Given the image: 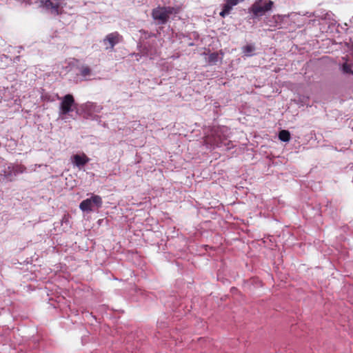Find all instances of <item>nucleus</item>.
Segmentation results:
<instances>
[{"mask_svg": "<svg viewBox=\"0 0 353 353\" xmlns=\"http://www.w3.org/2000/svg\"><path fill=\"white\" fill-rule=\"evenodd\" d=\"M244 0H224L225 2H228L229 4H231L234 6L239 4L240 2H243Z\"/></svg>", "mask_w": 353, "mask_h": 353, "instance_id": "obj_18", "label": "nucleus"}, {"mask_svg": "<svg viewBox=\"0 0 353 353\" xmlns=\"http://www.w3.org/2000/svg\"><path fill=\"white\" fill-rule=\"evenodd\" d=\"M219 54L217 52H212L209 54L208 62L210 65H214L219 61Z\"/></svg>", "mask_w": 353, "mask_h": 353, "instance_id": "obj_15", "label": "nucleus"}, {"mask_svg": "<svg viewBox=\"0 0 353 353\" xmlns=\"http://www.w3.org/2000/svg\"><path fill=\"white\" fill-rule=\"evenodd\" d=\"M123 40V36L118 32H113L108 34L101 41L105 50L108 52H113L114 46Z\"/></svg>", "mask_w": 353, "mask_h": 353, "instance_id": "obj_7", "label": "nucleus"}, {"mask_svg": "<svg viewBox=\"0 0 353 353\" xmlns=\"http://www.w3.org/2000/svg\"><path fill=\"white\" fill-rule=\"evenodd\" d=\"M295 101L301 105H307L309 101V97L307 96H299Z\"/></svg>", "mask_w": 353, "mask_h": 353, "instance_id": "obj_16", "label": "nucleus"}, {"mask_svg": "<svg viewBox=\"0 0 353 353\" xmlns=\"http://www.w3.org/2000/svg\"><path fill=\"white\" fill-rule=\"evenodd\" d=\"M233 7L234 6L229 4L228 2H225L222 6V10L219 13L220 16L223 18H225L231 12Z\"/></svg>", "mask_w": 353, "mask_h": 353, "instance_id": "obj_13", "label": "nucleus"}, {"mask_svg": "<svg viewBox=\"0 0 353 353\" xmlns=\"http://www.w3.org/2000/svg\"><path fill=\"white\" fill-rule=\"evenodd\" d=\"M23 165L12 164L0 158V177L7 181H13L16 177L26 171Z\"/></svg>", "mask_w": 353, "mask_h": 353, "instance_id": "obj_3", "label": "nucleus"}, {"mask_svg": "<svg viewBox=\"0 0 353 353\" xmlns=\"http://www.w3.org/2000/svg\"><path fill=\"white\" fill-rule=\"evenodd\" d=\"M91 73V70L88 66H82L81 68V74L83 77L89 76Z\"/></svg>", "mask_w": 353, "mask_h": 353, "instance_id": "obj_17", "label": "nucleus"}, {"mask_svg": "<svg viewBox=\"0 0 353 353\" xmlns=\"http://www.w3.org/2000/svg\"><path fill=\"white\" fill-rule=\"evenodd\" d=\"M255 50V45L254 43H250L242 48V52L244 56L250 57L254 55Z\"/></svg>", "mask_w": 353, "mask_h": 353, "instance_id": "obj_11", "label": "nucleus"}, {"mask_svg": "<svg viewBox=\"0 0 353 353\" xmlns=\"http://www.w3.org/2000/svg\"><path fill=\"white\" fill-rule=\"evenodd\" d=\"M103 204L102 198L96 194H92L90 198L83 200L79 204V209L84 212H90L93 210L92 206L97 208H101Z\"/></svg>", "mask_w": 353, "mask_h": 353, "instance_id": "obj_8", "label": "nucleus"}, {"mask_svg": "<svg viewBox=\"0 0 353 353\" xmlns=\"http://www.w3.org/2000/svg\"><path fill=\"white\" fill-rule=\"evenodd\" d=\"M89 161L90 158H88L84 153L81 154H76L72 157V164L79 170L82 169Z\"/></svg>", "mask_w": 353, "mask_h": 353, "instance_id": "obj_9", "label": "nucleus"}, {"mask_svg": "<svg viewBox=\"0 0 353 353\" xmlns=\"http://www.w3.org/2000/svg\"><path fill=\"white\" fill-rule=\"evenodd\" d=\"M272 5L273 2L270 0L265 2L262 0H256L248 10L249 19H255L263 16L271 10Z\"/></svg>", "mask_w": 353, "mask_h": 353, "instance_id": "obj_6", "label": "nucleus"}, {"mask_svg": "<svg viewBox=\"0 0 353 353\" xmlns=\"http://www.w3.org/2000/svg\"><path fill=\"white\" fill-rule=\"evenodd\" d=\"M41 3L47 9L51 10L52 12L54 13L58 12L59 6L54 3L51 0H42Z\"/></svg>", "mask_w": 353, "mask_h": 353, "instance_id": "obj_12", "label": "nucleus"}, {"mask_svg": "<svg viewBox=\"0 0 353 353\" xmlns=\"http://www.w3.org/2000/svg\"><path fill=\"white\" fill-rule=\"evenodd\" d=\"M229 128L225 126L214 129L212 134L206 137L205 143L210 149L221 148L223 150H230L234 147L231 141H228Z\"/></svg>", "mask_w": 353, "mask_h": 353, "instance_id": "obj_1", "label": "nucleus"}, {"mask_svg": "<svg viewBox=\"0 0 353 353\" xmlns=\"http://www.w3.org/2000/svg\"><path fill=\"white\" fill-rule=\"evenodd\" d=\"M188 46H194V43H190L188 44Z\"/></svg>", "mask_w": 353, "mask_h": 353, "instance_id": "obj_22", "label": "nucleus"}, {"mask_svg": "<svg viewBox=\"0 0 353 353\" xmlns=\"http://www.w3.org/2000/svg\"><path fill=\"white\" fill-rule=\"evenodd\" d=\"M63 223L68 224L69 223V215L68 214H64V216L62 217L61 219V224Z\"/></svg>", "mask_w": 353, "mask_h": 353, "instance_id": "obj_19", "label": "nucleus"}, {"mask_svg": "<svg viewBox=\"0 0 353 353\" xmlns=\"http://www.w3.org/2000/svg\"><path fill=\"white\" fill-rule=\"evenodd\" d=\"M1 41L2 43H5L4 40L1 39Z\"/></svg>", "mask_w": 353, "mask_h": 353, "instance_id": "obj_23", "label": "nucleus"}, {"mask_svg": "<svg viewBox=\"0 0 353 353\" xmlns=\"http://www.w3.org/2000/svg\"><path fill=\"white\" fill-rule=\"evenodd\" d=\"M132 56H134L136 57L137 61H139V59L141 57L139 53H133Z\"/></svg>", "mask_w": 353, "mask_h": 353, "instance_id": "obj_21", "label": "nucleus"}, {"mask_svg": "<svg viewBox=\"0 0 353 353\" xmlns=\"http://www.w3.org/2000/svg\"><path fill=\"white\" fill-rule=\"evenodd\" d=\"M331 16H332V13L326 12L323 16H321V17L325 20H327V19L330 20L331 19Z\"/></svg>", "mask_w": 353, "mask_h": 353, "instance_id": "obj_20", "label": "nucleus"}, {"mask_svg": "<svg viewBox=\"0 0 353 353\" xmlns=\"http://www.w3.org/2000/svg\"><path fill=\"white\" fill-rule=\"evenodd\" d=\"M340 70L345 75H353V63L345 61L340 65Z\"/></svg>", "mask_w": 353, "mask_h": 353, "instance_id": "obj_10", "label": "nucleus"}, {"mask_svg": "<svg viewBox=\"0 0 353 353\" xmlns=\"http://www.w3.org/2000/svg\"><path fill=\"white\" fill-rule=\"evenodd\" d=\"M180 6H157L152 10V17L158 25H165L168 23L170 16L180 13Z\"/></svg>", "mask_w": 353, "mask_h": 353, "instance_id": "obj_2", "label": "nucleus"}, {"mask_svg": "<svg viewBox=\"0 0 353 353\" xmlns=\"http://www.w3.org/2000/svg\"><path fill=\"white\" fill-rule=\"evenodd\" d=\"M57 98L61 101L59 108V117L63 120L65 119V116L70 112L74 110L77 112V109L79 108L73 95L71 94H67L62 97L57 95Z\"/></svg>", "mask_w": 353, "mask_h": 353, "instance_id": "obj_5", "label": "nucleus"}, {"mask_svg": "<svg viewBox=\"0 0 353 353\" xmlns=\"http://www.w3.org/2000/svg\"><path fill=\"white\" fill-rule=\"evenodd\" d=\"M103 109L101 105L96 103L88 101L85 103L81 104L78 109H77V114L82 116L85 119H90L101 122L100 117L94 114V113H99Z\"/></svg>", "mask_w": 353, "mask_h": 353, "instance_id": "obj_4", "label": "nucleus"}, {"mask_svg": "<svg viewBox=\"0 0 353 353\" xmlns=\"http://www.w3.org/2000/svg\"><path fill=\"white\" fill-rule=\"evenodd\" d=\"M291 138L290 133L287 130H281L279 132V139L283 142H288L290 141Z\"/></svg>", "mask_w": 353, "mask_h": 353, "instance_id": "obj_14", "label": "nucleus"}]
</instances>
